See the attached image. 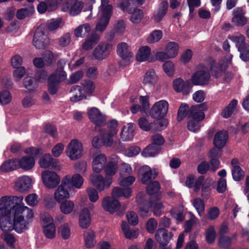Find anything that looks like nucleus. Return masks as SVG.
<instances>
[{
	"label": "nucleus",
	"instance_id": "24",
	"mask_svg": "<svg viewBox=\"0 0 249 249\" xmlns=\"http://www.w3.org/2000/svg\"><path fill=\"white\" fill-rule=\"evenodd\" d=\"M168 8V3L166 1H162L158 8L153 13L151 19L156 23H160L166 15Z\"/></svg>",
	"mask_w": 249,
	"mask_h": 249
},
{
	"label": "nucleus",
	"instance_id": "6",
	"mask_svg": "<svg viewBox=\"0 0 249 249\" xmlns=\"http://www.w3.org/2000/svg\"><path fill=\"white\" fill-rule=\"evenodd\" d=\"M24 152L32 156H24L20 160H18V167L27 171L32 169L35 165V161L34 157L42 153V152L41 149L35 147L27 148Z\"/></svg>",
	"mask_w": 249,
	"mask_h": 249
},
{
	"label": "nucleus",
	"instance_id": "63",
	"mask_svg": "<svg viewBox=\"0 0 249 249\" xmlns=\"http://www.w3.org/2000/svg\"><path fill=\"white\" fill-rule=\"evenodd\" d=\"M14 69L15 70L13 72V78L15 81L18 82L25 75L26 69L23 66Z\"/></svg>",
	"mask_w": 249,
	"mask_h": 249
},
{
	"label": "nucleus",
	"instance_id": "56",
	"mask_svg": "<svg viewBox=\"0 0 249 249\" xmlns=\"http://www.w3.org/2000/svg\"><path fill=\"white\" fill-rule=\"evenodd\" d=\"M61 237L65 240L69 239L71 234V231L68 223H65L60 226L58 230Z\"/></svg>",
	"mask_w": 249,
	"mask_h": 249
},
{
	"label": "nucleus",
	"instance_id": "43",
	"mask_svg": "<svg viewBox=\"0 0 249 249\" xmlns=\"http://www.w3.org/2000/svg\"><path fill=\"white\" fill-rule=\"evenodd\" d=\"M59 209L60 212L65 214H69L74 210L75 204L73 201L65 200L61 202Z\"/></svg>",
	"mask_w": 249,
	"mask_h": 249
},
{
	"label": "nucleus",
	"instance_id": "45",
	"mask_svg": "<svg viewBox=\"0 0 249 249\" xmlns=\"http://www.w3.org/2000/svg\"><path fill=\"white\" fill-rule=\"evenodd\" d=\"M91 31V27L89 24L85 23L79 25L74 31V36L76 37H84L88 35Z\"/></svg>",
	"mask_w": 249,
	"mask_h": 249
},
{
	"label": "nucleus",
	"instance_id": "18",
	"mask_svg": "<svg viewBox=\"0 0 249 249\" xmlns=\"http://www.w3.org/2000/svg\"><path fill=\"white\" fill-rule=\"evenodd\" d=\"M39 164L42 168H51L55 171H59L60 167L58 161L53 159L50 154H45L39 159Z\"/></svg>",
	"mask_w": 249,
	"mask_h": 249
},
{
	"label": "nucleus",
	"instance_id": "7",
	"mask_svg": "<svg viewBox=\"0 0 249 249\" xmlns=\"http://www.w3.org/2000/svg\"><path fill=\"white\" fill-rule=\"evenodd\" d=\"M229 38L235 43L240 53V58L244 61H249V45L245 42L244 36L241 34H237L229 37Z\"/></svg>",
	"mask_w": 249,
	"mask_h": 249
},
{
	"label": "nucleus",
	"instance_id": "30",
	"mask_svg": "<svg viewBox=\"0 0 249 249\" xmlns=\"http://www.w3.org/2000/svg\"><path fill=\"white\" fill-rule=\"evenodd\" d=\"M227 131L221 130L217 132L214 135L213 144L216 148L222 149L226 144L228 139Z\"/></svg>",
	"mask_w": 249,
	"mask_h": 249
},
{
	"label": "nucleus",
	"instance_id": "58",
	"mask_svg": "<svg viewBox=\"0 0 249 249\" xmlns=\"http://www.w3.org/2000/svg\"><path fill=\"white\" fill-rule=\"evenodd\" d=\"M25 201L30 207L36 206L39 202V198L37 194L32 193L28 195L25 197Z\"/></svg>",
	"mask_w": 249,
	"mask_h": 249
},
{
	"label": "nucleus",
	"instance_id": "14",
	"mask_svg": "<svg viewBox=\"0 0 249 249\" xmlns=\"http://www.w3.org/2000/svg\"><path fill=\"white\" fill-rule=\"evenodd\" d=\"M117 54L121 58V64L123 66H127L133 59V53L128 50V45L125 42H121L117 46Z\"/></svg>",
	"mask_w": 249,
	"mask_h": 249
},
{
	"label": "nucleus",
	"instance_id": "29",
	"mask_svg": "<svg viewBox=\"0 0 249 249\" xmlns=\"http://www.w3.org/2000/svg\"><path fill=\"white\" fill-rule=\"evenodd\" d=\"M91 223V216L90 212L87 208L81 210L79 214V224L82 229L88 228Z\"/></svg>",
	"mask_w": 249,
	"mask_h": 249
},
{
	"label": "nucleus",
	"instance_id": "35",
	"mask_svg": "<svg viewBox=\"0 0 249 249\" xmlns=\"http://www.w3.org/2000/svg\"><path fill=\"white\" fill-rule=\"evenodd\" d=\"M134 124L132 123H128L127 125L123 128L121 138L124 141H129L132 140L134 137Z\"/></svg>",
	"mask_w": 249,
	"mask_h": 249
},
{
	"label": "nucleus",
	"instance_id": "41",
	"mask_svg": "<svg viewBox=\"0 0 249 249\" xmlns=\"http://www.w3.org/2000/svg\"><path fill=\"white\" fill-rule=\"evenodd\" d=\"M164 50L166 51L169 58L172 59L178 55L179 46L178 44L175 42H169L165 46Z\"/></svg>",
	"mask_w": 249,
	"mask_h": 249
},
{
	"label": "nucleus",
	"instance_id": "55",
	"mask_svg": "<svg viewBox=\"0 0 249 249\" xmlns=\"http://www.w3.org/2000/svg\"><path fill=\"white\" fill-rule=\"evenodd\" d=\"M153 122L150 123L148 119L144 117H141L138 121V125L140 128L143 131H153Z\"/></svg>",
	"mask_w": 249,
	"mask_h": 249
},
{
	"label": "nucleus",
	"instance_id": "50",
	"mask_svg": "<svg viewBox=\"0 0 249 249\" xmlns=\"http://www.w3.org/2000/svg\"><path fill=\"white\" fill-rule=\"evenodd\" d=\"M34 12V7L30 4L28 8H21L18 10L16 16L18 18L22 19L32 15Z\"/></svg>",
	"mask_w": 249,
	"mask_h": 249
},
{
	"label": "nucleus",
	"instance_id": "48",
	"mask_svg": "<svg viewBox=\"0 0 249 249\" xmlns=\"http://www.w3.org/2000/svg\"><path fill=\"white\" fill-rule=\"evenodd\" d=\"M18 160H10L4 162L0 166L3 172H9L18 168Z\"/></svg>",
	"mask_w": 249,
	"mask_h": 249
},
{
	"label": "nucleus",
	"instance_id": "3",
	"mask_svg": "<svg viewBox=\"0 0 249 249\" xmlns=\"http://www.w3.org/2000/svg\"><path fill=\"white\" fill-rule=\"evenodd\" d=\"M113 12V6L109 4V0H101L98 8V20L96 24L95 30L103 32L108 25Z\"/></svg>",
	"mask_w": 249,
	"mask_h": 249
},
{
	"label": "nucleus",
	"instance_id": "12",
	"mask_svg": "<svg viewBox=\"0 0 249 249\" xmlns=\"http://www.w3.org/2000/svg\"><path fill=\"white\" fill-rule=\"evenodd\" d=\"M210 77L209 68L203 66L193 75L191 80L195 85H203L209 82Z\"/></svg>",
	"mask_w": 249,
	"mask_h": 249
},
{
	"label": "nucleus",
	"instance_id": "23",
	"mask_svg": "<svg viewBox=\"0 0 249 249\" xmlns=\"http://www.w3.org/2000/svg\"><path fill=\"white\" fill-rule=\"evenodd\" d=\"M102 206L105 211L112 213L120 208L121 204L118 200L113 197L106 196L103 199Z\"/></svg>",
	"mask_w": 249,
	"mask_h": 249
},
{
	"label": "nucleus",
	"instance_id": "32",
	"mask_svg": "<svg viewBox=\"0 0 249 249\" xmlns=\"http://www.w3.org/2000/svg\"><path fill=\"white\" fill-rule=\"evenodd\" d=\"M232 166V176L235 181H239L243 178L244 172L239 166V161L236 159H233L231 161Z\"/></svg>",
	"mask_w": 249,
	"mask_h": 249
},
{
	"label": "nucleus",
	"instance_id": "25",
	"mask_svg": "<svg viewBox=\"0 0 249 249\" xmlns=\"http://www.w3.org/2000/svg\"><path fill=\"white\" fill-rule=\"evenodd\" d=\"M206 107L204 104H200L196 106H192L189 111L188 117L192 120L202 121L205 118L204 111Z\"/></svg>",
	"mask_w": 249,
	"mask_h": 249
},
{
	"label": "nucleus",
	"instance_id": "42",
	"mask_svg": "<svg viewBox=\"0 0 249 249\" xmlns=\"http://www.w3.org/2000/svg\"><path fill=\"white\" fill-rule=\"evenodd\" d=\"M100 40V36L96 34H92L89 38L87 39L82 45L84 50H89Z\"/></svg>",
	"mask_w": 249,
	"mask_h": 249
},
{
	"label": "nucleus",
	"instance_id": "64",
	"mask_svg": "<svg viewBox=\"0 0 249 249\" xmlns=\"http://www.w3.org/2000/svg\"><path fill=\"white\" fill-rule=\"evenodd\" d=\"M71 185L76 188L79 189L81 187L84 182V179L79 174L73 175L70 182Z\"/></svg>",
	"mask_w": 249,
	"mask_h": 249
},
{
	"label": "nucleus",
	"instance_id": "53",
	"mask_svg": "<svg viewBox=\"0 0 249 249\" xmlns=\"http://www.w3.org/2000/svg\"><path fill=\"white\" fill-rule=\"evenodd\" d=\"M54 75H50L48 79V89L51 94H55L58 90L59 83L53 80Z\"/></svg>",
	"mask_w": 249,
	"mask_h": 249
},
{
	"label": "nucleus",
	"instance_id": "19",
	"mask_svg": "<svg viewBox=\"0 0 249 249\" xmlns=\"http://www.w3.org/2000/svg\"><path fill=\"white\" fill-rule=\"evenodd\" d=\"M88 115L90 120L96 126H101L106 123L105 116L96 107H92L88 110Z\"/></svg>",
	"mask_w": 249,
	"mask_h": 249
},
{
	"label": "nucleus",
	"instance_id": "38",
	"mask_svg": "<svg viewBox=\"0 0 249 249\" xmlns=\"http://www.w3.org/2000/svg\"><path fill=\"white\" fill-rule=\"evenodd\" d=\"M158 80V76L153 69L148 70L143 75L142 83L143 85H154Z\"/></svg>",
	"mask_w": 249,
	"mask_h": 249
},
{
	"label": "nucleus",
	"instance_id": "13",
	"mask_svg": "<svg viewBox=\"0 0 249 249\" xmlns=\"http://www.w3.org/2000/svg\"><path fill=\"white\" fill-rule=\"evenodd\" d=\"M82 8V2L77 0H65L62 5V11L68 12L72 16L79 14Z\"/></svg>",
	"mask_w": 249,
	"mask_h": 249
},
{
	"label": "nucleus",
	"instance_id": "60",
	"mask_svg": "<svg viewBox=\"0 0 249 249\" xmlns=\"http://www.w3.org/2000/svg\"><path fill=\"white\" fill-rule=\"evenodd\" d=\"M225 68L226 65L223 64H213L211 67V71L213 75L216 78L219 77Z\"/></svg>",
	"mask_w": 249,
	"mask_h": 249
},
{
	"label": "nucleus",
	"instance_id": "22",
	"mask_svg": "<svg viewBox=\"0 0 249 249\" xmlns=\"http://www.w3.org/2000/svg\"><path fill=\"white\" fill-rule=\"evenodd\" d=\"M107 163V157L102 153L96 154L92 156V168L96 173H100L105 168Z\"/></svg>",
	"mask_w": 249,
	"mask_h": 249
},
{
	"label": "nucleus",
	"instance_id": "44",
	"mask_svg": "<svg viewBox=\"0 0 249 249\" xmlns=\"http://www.w3.org/2000/svg\"><path fill=\"white\" fill-rule=\"evenodd\" d=\"M131 190L130 188L122 189L118 187L113 188L111 192V196L113 197H124L128 198L131 195Z\"/></svg>",
	"mask_w": 249,
	"mask_h": 249
},
{
	"label": "nucleus",
	"instance_id": "62",
	"mask_svg": "<svg viewBox=\"0 0 249 249\" xmlns=\"http://www.w3.org/2000/svg\"><path fill=\"white\" fill-rule=\"evenodd\" d=\"M171 214L173 218L178 221L183 220L184 216L183 213V208L181 206L174 208L170 211Z\"/></svg>",
	"mask_w": 249,
	"mask_h": 249
},
{
	"label": "nucleus",
	"instance_id": "16",
	"mask_svg": "<svg viewBox=\"0 0 249 249\" xmlns=\"http://www.w3.org/2000/svg\"><path fill=\"white\" fill-rule=\"evenodd\" d=\"M49 43V38L45 35L41 27H39L35 31L33 38V45L37 49L45 48Z\"/></svg>",
	"mask_w": 249,
	"mask_h": 249
},
{
	"label": "nucleus",
	"instance_id": "17",
	"mask_svg": "<svg viewBox=\"0 0 249 249\" xmlns=\"http://www.w3.org/2000/svg\"><path fill=\"white\" fill-rule=\"evenodd\" d=\"M111 49V45L101 42L94 49L92 53L93 57L96 60H102L109 55Z\"/></svg>",
	"mask_w": 249,
	"mask_h": 249
},
{
	"label": "nucleus",
	"instance_id": "20",
	"mask_svg": "<svg viewBox=\"0 0 249 249\" xmlns=\"http://www.w3.org/2000/svg\"><path fill=\"white\" fill-rule=\"evenodd\" d=\"M32 186V178L27 176H22L18 178L15 182V189L21 193L28 191Z\"/></svg>",
	"mask_w": 249,
	"mask_h": 249
},
{
	"label": "nucleus",
	"instance_id": "39",
	"mask_svg": "<svg viewBox=\"0 0 249 249\" xmlns=\"http://www.w3.org/2000/svg\"><path fill=\"white\" fill-rule=\"evenodd\" d=\"M85 245L88 248H91L96 244L95 233L91 230L86 231L84 233Z\"/></svg>",
	"mask_w": 249,
	"mask_h": 249
},
{
	"label": "nucleus",
	"instance_id": "59",
	"mask_svg": "<svg viewBox=\"0 0 249 249\" xmlns=\"http://www.w3.org/2000/svg\"><path fill=\"white\" fill-rule=\"evenodd\" d=\"M132 173V168L128 163L123 162L119 166L120 177L130 176Z\"/></svg>",
	"mask_w": 249,
	"mask_h": 249
},
{
	"label": "nucleus",
	"instance_id": "1",
	"mask_svg": "<svg viewBox=\"0 0 249 249\" xmlns=\"http://www.w3.org/2000/svg\"><path fill=\"white\" fill-rule=\"evenodd\" d=\"M33 211L26 206H17L15 213L12 214L13 220L10 215H0V229L4 232L15 230L18 233L25 230L29 223L34 218Z\"/></svg>",
	"mask_w": 249,
	"mask_h": 249
},
{
	"label": "nucleus",
	"instance_id": "21",
	"mask_svg": "<svg viewBox=\"0 0 249 249\" xmlns=\"http://www.w3.org/2000/svg\"><path fill=\"white\" fill-rule=\"evenodd\" d=\"M138 176L142 184H146L151 182L157 176L156 173H153L150 167L147 165L141 167L139 170Z\"/></svg>",
	"mask_w": 249,
	"mask_h": 249
},
{
	"label": "nucleus",
	"instance_id": "49",
	"mask_svg": "<svg viewBox=\"0 0 249 249\" xmlns=\"http://www.w3.org/2000/svg\"><path fill=\"white\" fill-rule=\"evenodd\" d=\"M237 105V101L233 99L229 104L223 110L221 115L223 118H228L234 112Z\"/></svg>",
	"mask_w": 249,
	"mask_h": 249
},
{
	"label": "nucleus",
	"instance_id": "51",
	"mask_svg": "<svg viewBox=\"0 0 249 249\" xmlns=\"http://www.w3.org/2000/svg\"><path fill=\"white\" fill-rule=\"evenodd\" d=\"M160 148L153 144L147 146L142 152V155L144 157H154L160 151Z\"/></svg>",
	"mask_w": 249,
	"mask_h": 249
},
{
	"label": "nucleus",
	"instance_id": "31",
	"mask_svg": "<svg viewBox=\"0 0 249 249\" xmlns=\"http://www.w3.org/2000/svg\"><path fill=\"white\" fill-rule=\"evenodd\" d=\"M173 88L177 92L182 91L184 95L187 94L190 92V89L189 82L188 81L185 82L180 78L174 81Z\"/></svg>",
	"mask_w": 249,
	"mask_h": 249
},
{
	"label": "nucleus",
	"instance_id": "37",
	"mask_svg": "<svg viewBox=\"0 0 249 249\" xmlns=\"http://www.w3.org/2000/svg\"><path fill=\"white\" fill-rule=\"evenodd\" d=\"M121 228L125 237L127 239L137 238L139 235V230L136 229L130 230L129 225L124 221L122 222Z\"/></svg>",
	"mask_w": 249,
	"mask_h": 249
},
{
	"label": "nucleus",
	"instance_id": "28",
	"mask_svg": "<svg viewBox=\"0 0 249 249\" xmlns=\"http://www.w3.org/2000/svg\"><path fill=\"white\" fill-rule=\"evenodd\" d=\"M40 1L37 6V10L40 13H44L47 10L52 11L55 10L57 8L58 3L57 0H48Z\"/></svg>",
	"mask_w": 249,
	"mask_h": 249
},
{
	"label": "nucleus",
	"instance_id": "11",
	"mask_svg": "<svg viewBox=\"0 0 249 249\" xmlns=\"http://www.w3.org/2000/svg\"><path fill=\"white\" fill-rule=\"evenodd\" d=\"M41 178L44 185L49 189H53L59 184L60 178L54 172L46 170L41 173Z\"/></svg>",
	"mask_w": 249,
	"mask_h": 249
},
{
	"label": "nucleus",
	"instance_id": "4",
	"mask_svg": "<svg viewBox=\"0 0 249 249\" xmlns=\"http://www.w3.org/2000/svg\"><path fill=\"white\" fill-rule=\"evenodd\" d=\"M23 200L22 196H4L0 198V215H7L11 214V210H13L12 214L15 213V208L17 206H25L24 204H16L21 203Z\"/></svg>",
	"mask_w": 249,
	"mask_h": 249
},
{
	"label": "nucleus",
	"instance_id": "5",
	"mask_svg": "<svg viewBox=\"0 0 249 249\" xmlns=\"http://www.w3.org/2000/svg\"><path fill=\"white\" fill-rule=\"evenodd\" d=\"M213 183L211 178L204 179L202 176L196 178L193 175H189L186 178V185L190 188H193L195 192L197 193L200 190L202 194L209 192Z\"/></svg>",
	"mask_w": 249,
	"mask_h": 249
},
{
	"label": "nucleus",
	"instance_id": "40",
	"mask_svg": "<svg viewBox=\"0 0 249 249\" xmlns=\"http://www.w3.org/2000/svg\"><path fill=\"white\" fill-rule=\"evenodd\" d=\"M96 130L101 135L103 145L106 146H111L113 143V139L116 136H113L112 134L106 132L102 129H97Z\"/></svg>",
	"mask_w": 249,
	"mask_h": 249
},
{
	"label": "nucleus",
	"instance_id": "46",
	"mask_svg": "<svg viewBox=\"0 0 249 249\" xmlns=\"http://www.w3.org/2000/svg\"><path fill=\"white\" fill-rule=\"evenodd\" d=\"M63 25V20L61 18H52L48 20L46 23L47 28L51 32L55 31L58 28H61Z\"/></svg>",
	"mask_w": 249,
	"mask_h": 249
},
{
	"label": "nucleus",
	"instance_id": "61",
	"mask_svg": "<svg viewBox=\"0 0 249 249\" xmlns=\"http://www.w3.org/2000/svg\"><path fill=\"white\" fill-rule=\"evenodd\" d=\"M168 121L166 119L158 120L153 122V131H161L165 128L168 124Z\"/></svg>",
	"mask_w": 249,
	"mask_h": 249
},
{
	"label": "nucleus",
	"instance_id": "2",
	"mask_svg": "<svg viewBox=\"0 0 249 249\" xmlns=\"http://www.w3.org/2000/svg\"><path fill=\"white\" fill-rule=\"evenodd\" d=\"M136 201L138 204L140 214L142 216H147L152 207L153 213L155 216H160L162 213L164 209L163 204L160 201H147L143 193H140L137 195Z\"/></svg>",
	"mask_w": 249,
	"mask_h": 249
},
{
	"label": "nucleus",
	"instance_id": "27",
	"mask_svg": "<svg viewBox=\"0 0 249 249\" xmlns=\"http://www.w3.org/2000/svg\"><path fill=\"white\" fill-rule=\"evenodd\" d=\"M245 12L241 8H236L233 11L232 23L236 26H242L247 23V18L244 16Z\"/></svg>",
	"mask_w": 249,
	"mask_h": 249
},
{
	"label": "nucleus",
	"instance_id": "33",
	"mask_svg": "<svg viewBox=\"0 0 249 249\" xmlns=\"http://www.w3.org/2000/svg\"><path fill=\"white\" fill-rule=\"evenodd\" d=\"M113 161H109L105 166L104 172L106 174V177H111L117 172V164L118 158L117 156L113 155L112 157Z\"/></svg>",
	"mask_w": 249,
	"mask_h": 249
},
{
	"label": "nucleus",
	"instance_id": "57",
	"mask_svg": "<svg viewBox=\"0 0 249 249\" xmlns=\"http://www.w3.org/2000/svg\"><path fill=\"white\" fill-rule=\"evenodd\" d=\"M192 204L198 215L201 216L203 214L205 209V204L203 200L200 198H196L193 200Z\"/></svg>",
	"mask_w": 249,
	"mask_h": 249
},
{
	"label": "nucleus",
	"instance_id": "34",
	"mask_svg": "<svg viewBox=\"0 0 249 249\" xmlns=\"http://www.w3.org/2000/svg\"><path fill=\"white\" fill-rule=\"evenodd\" d=\"M151 49L147 46L140 47L138 51L136 58L139 62L150 61Z\"/></svg>",
	"mask_w": 249,
	"mask_h": 249
},
{
	"label": "nucleus",
	"instance_id": "26",
	"mask_svg": "<svg viewBox=\"0 0 249 249\" xmlns=\"http://www.w3.org/2000/svg\"><path fill=\"white\" fill-rule=\"evenodd\" d=\"M172 238V233L163 228L159 229L155 234V239L160 246H167Z\"/></svg>",
	"mask_w": 249,
	"mask_h": 249
},
{
	"label": "nucleus",
	"instance_id": "10",
	"mask_svg": "<svg viewBox=\"0 0 249 249\" xmlns=\"http://www.w3.org/2000/svg\"><path fill=\"white\" fill-rule=\"evenodd\" d=\"M69 183L70 178L68 176H65L63 178L61 184L54 192L53 196L56 202L60 203L70 197V193L67 189Z\"/></svg>",
	"mask_w": 249,
	"mask_h": 249
},
{
	"label": "nucleus",
	"instance_id": "52",
	"mask_svg": "<svg viewBox=\"0 0 249 249\" xmlns=\"http://www.w3.org/2000/svg\"><path fill=\"white\" fill-rule=\"evenodd\" d=\"M24 87L29 90L32 91L37 87V80L31 76H27L23 79Z\"/></svg>",
	"mask_w": 249,
	"mask_h": 249
},
{
	"label": "nucleus",
	"instance_id": "47",
	"mask_svg": "<svg viewBox=\"0 0 249 249\" xmlns=\"http://www.w3.org/2000/svg\"><path fill=\"white\" fill-rule=\"evenodd\" d=\"M128 13L131 15L130 20L133 23L140 22L144 16L143 12L140 9H129Z\"/></svg>",
	"mask_w": 249,
	"mask_h": 249
},
{
	"label": "nucleus",
	"instance_id": "8",
	"mask_svg": "<svg viewBox=\"0 0 249 249\" xmlns=\"http://www.w3.org/2000/svg\"><path fill=\"white\" fill-rule=\"evenodd\" d=\"M89 179L91 183L99 192H102L106 188H109L112 183V178H104L100 173L91 174Z\"/></svg>",
	"mask_w": 249,
	"mask_h": 249
},
{
	"label": "nucleus",
	"instance_id": "15",
	"mask_svg": "<svg viewBox=\"0 0 249 249\" xmlns=\"http://www.w3.org/2000/svg\"><path fill=\"white\" fill-rule=\"evenodd\" d=\"M168 103L164 100L156 102L151 109V114L154 118H162L167 114L168 110Z\"/></svg>",
	"mask_w": 249,
	"mask_h": 249
},
{
	"label": "nucleus",
	"instance_id": "36",
	"mask_svg": "<svg viewBox=\"0 0 249 249\" xmlns=\"http://www.w3.org/2000/svg\"><path fill=\"white\" fill-rule=\"evenodd\" d=\"M70 99L71 102H77L81 100L85 96L83 88L79 86H74L70 90Z\"/></svg>",
	"mask_w": 249,
	"mask_h": 249
},
{
	"label": "nucleus",
	"instance_id": "54",
	"mask_svg": "<svg viewBox=\"0 0 249 249\" xmlns=\"http://www.w3.org/2000/svg\"><path fill=\"white\" fill-rule=\"evenodd\" d=\"M162 37V31L160 30H155L150 33L146 40L149 43H155L160 41Z\"/></svg>",
	"mask_w": 249,
	"mask_h": 249
},
{
	"label": "nucleus",
	"instance_id": "9",
	"mask_svg": "<svg viewBox=\"0 0 249 249\" xmlns=\"http://www.w3.org/2000/svg\"><path fill=\"white\" fill-rule=\"evenodd\" d=\"M83 144L77 139L70 141L66 149L67 156L71 160H76L82 156Z\"/></svg>",
	"mask_w": 249,
	"mask_h": 249
}]
</instances>
